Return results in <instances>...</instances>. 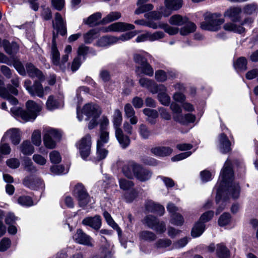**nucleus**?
Listing matches in <instances>:
<instances>
[{"instance_id": "19", "label": "nucleus", "mask_w": 258, "mask_h": 258, "mask_svg": "<svg viewBox=\"0 0 258 258\" xmlns=\"http://www.w3.org/2000/svg\"><path fill=\"white\" fill-rule=\"evenodd\" d=\"M173 119L175 121L184 125L188 123L194 122L195 121L196 116L190 113H187L185 115L177 114L173 115Z\"/></svg>"}, {"instance_id": "23", "label": "nucleus", "mask_w": 258, "mask_h": 258, "mask_svg": "<svg viewBox=\"0 0 258 258\" xmlns=\"http://www.w3.org/2000/svg\"><path fill=\"white\" fill-rule=\"evenodd\" d=\"M117 42V39L115 36H105L101 37L96 42V45L99 47H106Z\"/></svg>"}, {"instance_id": "20", "label": "nucleus", "mask_w": 258, "mask_h": 258, "mask_svg": "<svg viewBox=\"0 0 258 258\" xmlns=\"http://www.w3.org/2000/svg\"><path fill=\"white\" fill-rule=\"evenodd\" d=\"M151 151L156 156L165 157L169 156L173 150L169 147L158 146L153 148Z\"/></svg>"}, {"instance_id": "3", "label": "nucleus", "mask_w": 258, "mask_h": 258, "mask_svg": "<svg viewBox=\"0 0 258 258\" xmlns=\"http://www.w3.org/2000/svg\"><path fill=\"white\" fill-rule=\"evenodd\" d=\"M27 110L20 107H13L11 109L12 113L16 116H20L25 121L34 120L38 112L41 111V107L35 101L29 100L26 103Z\"/></svg>"}, {"instance_id": "56", "label": "nucleus", "mask_w": 258, "mask_h": 258, "mask_svg": "<svg viewBox=\"0 0 258 258\" xmlns=\"http://www.w3.org/2000/svg\"><path fill=\"white\" fill-rule=\"evenodd\" d=\"M158 99L162 104L165 106H168L170 102V98L168 94L165 93H159Z\"/></svg>"}, {"instance_id": "63", "label": "nucleus", "mask_w": 258, "mask_h": 258, "mask_svg": "<svg viewBox=\"0 0 258 258\" xmlns=\"http://www.w3.org/2000/svg\"><path fill=\"white\" fill-rule=\"evenodd\" d=\"M56 140L53 139L52 138H50V137L43 136V141L45 144V146L49 149H53L55 148L56 146L55 141Z\"/></svg>"}, {"instance_id": "12", "label": "nucleus", "mask_w": 258, "mask_h": 258, "mask_svg": "<svg viewBox=\"0 0 258 258\" xmlns=\"http://www.w3.org/2000/svg\"><path fill=\"white\" fill-rule=\"evenodd\" d=\"M9 138L13 144L18 145L21 141V134L18 128H13L8 130L2 138V141H5L6 139Z\"/></svg>"}, {"instance_id": "36", "label": "nucleus", "mask_w": 258, "mask_h": 258, "mask_svg": "<svg viewBox=\"0 0 258 258\" xmlns=\"http://www.w3.org/2000/svg\"><path fill=\"white\" fill-rule=\"evenodd\" d=\"M185 24V25L182 27L180 30V33L181 35H187L190 33L194 32L196 30V26L194 23L189 22L188 20L187 22Z\"/></svg>"}, {"instance_id": "21", "label": "nucleus", "mask_w": 258, "mask_h": 258, "mask_svg": "<svg viewBox=\"0 0 258 258\" xmlns=\"http://www.w3.org/2000/svg\"><path fill=\"white\" fill-rule=\"evenodd\" d=\"M241 11L239 7L230 8L225 12L224 16L229 17L234 22H238L240 19L239 15Z\"/></svg>"}, {"instance_id": "31", "label": "nucleus", "mask_w": 258, "mask_h": 258, "mask_svg": "<svg viewBox=\"0 0 258 258\" xmlns=\"http://www.w3.org/2000/svg\"><path fill=\"white\" fill-rule=\"evenodd\" d=\"M216 253L219 258H229L230 252L223 243L217 245Z\"/></svg>"}, {"instance_id": "13", "label": "nucleus", "mask_w": 258, "mask_h": 258, "mask_svg": "<svg viewBox=\"0 0 258 258\" xmlns=\"http://www.w3.org/2000/svg\"><path fill=\"white\" fill-rule=\"evenodd\" d=\"M18 91L15 87L9 84L6 87L3 81L0 80V97L4 99H9L12 95H17Z\"/></svg>"}, {"instance_id": "43", "label": "nucleus", "mask_w": 258, "mask_h": 258, "mask_svg": "<svg viewBox=\"0 0 258 258\" xmlns=\"http://www.w3.org/2000/svg\"><path fill=\"white\" fill-rule=\"evenodd\" d=\"M109 139V132L107 131H100L99 135V138L97 142V145L98 146H103L107 143Z\"/></svg>"}, {"instance_id": "14", "label": "nucleus", "mask_w": 258, "mask_h": 258, "mask_svg": "<svg viewBox=\"0 0 258 258\" xmlns=\"http://www.w3.org/2000/svg\"><path fill=\"white\" fill-rule=\"evenodd\" d=\"M218 140L219 148L222 153L226 154L231 150V142L225 134H220Z\"/></svg>"}, {"instance_id": "32", "label": "nucleus", "mask_w": 258, "mask_h": 258, "mask_svg": "<svg viewBox=\"0 0 258 258\" xmlns=\"http://www.w3.org/2000/svg\"><path fill=\"white\" fill-rule=\"evenodd\" d=\"M247 60L244 57L238 58L234 63L235 69L237 72H244L247 69Z\"/></svg>"}, {"instance_id": "52", "label": "nucleus", "mask_w": 258, "mask_h": 258, "mask_svg": "<svg viewBox=\"0 0 258 258\" xmlns=\"http://www.w3.org/2000/svg\"><path fill=\"white\" fill-rule=\"evenodd\" d=\"M184 222V219L181 215L174 214L172 215L171 223L176 226H181Z\"/></svg>"}, {"instance_id": "27", "label": "nucleus", "mask_w": 258, "mask_h": 258, "mask_svg": "<svg viewBox=\"0 0 258 258\" xmlns=\"http://www.w3.org/2000/svg\"><path fill=\"white\" fill-rule=\"evenodd\" d=\"M139 238L141 240L152 242L157 238L156 235L153 232L148 230H144L139 233Z\"/></svg>"}, {"instance_id": "1", "label": "nucleus", "mask_w": 258, "mask_h": 258, "mask_svg": "<svg viewBox=\"0 0 258 258\" xmlns=\"http://www.w3.org/2000/svg\"><path fill=\"white\" fill-rule=\"evenodd\" d=\"M231 165V161L227 159L221 172L222 181L217 189L216 201L218 203L222 200V203L216 210V215L219 214L224 209L228 195H231L233 199L238 198L239 195V184L232 181L233 172Z\"/></svg>"}, {"instance_id": "8", "label": "nucleus", "mask_w": 258, "mask_h": 258, "mask_svg": "<svg viewBox=\"0 0 258 258\" xmlns=\"http://www.w3.org/2000/svg\"><path fill=\"white\" fill-rule=\"evenodd\" d=\"M91 137L89 134L83 137L77 144L81 157L86 159L90 154L91 148Z\"/></svg>"}, {"instance_id": "11", "label": "nucleus", "mask_w": 258, "mask_h": 258, "mask_svg": "<svg viewBox=\"0 0 258 258\" xmlns=\"http://www.w3.org/2000/svg\"><path fill=\"white\" fill-rule=\"evenodd\" d=\"M52 25L53 28L56 29L57 33L61 35L64 36L67 34L66 23L59 13H55L54 21H52Z\"/></svg>"}, {"instance_id": "37", "label": "nucleus", "mask_w": 258, "mask_h": 258, "mask_svg": "<svg viewBox=\"0 0 258 258\" xmlns=\"http://www.w3.org/2000/svg\"><path fill=\"white\" fill-rule=\"evenodd\" d=\"M223 28L226 31H233L239 33H242L245 31V28L242 26H237L232 23L225 24Z\"/></svg>"}, {"instance_id": "39", "label": "nucleus", "mask_w": 258, "mask_h": 258, "mask_svg": "<svg viewBox=\"0 0 258 258\" xmlns=\"http://www.w3.org/2000/svg\"><path fill=\"white\" fill-rule=\"evenodd\" d=\"M205 230V225L204 223L199 221L196 223L191 230V235L194 237L200 236Z\"/></svg>"}, {"instance_id": "7", "label": "nucleus", "mask_w": 258, "mask_h": 258, "mask_svg": "<svg viewBox=\"0 0 258 258\" xmlns=\"http://www.w3.org/2000/svg\"><path fill=\"white\" fill-rule=\"evenodd\" d=\"M143 223L149 228L154 230L157 233H163L165 232L166 225L163 221H160L156 217L149 215L146 216L143 220Z\"/></svg>"}, {"instance_id": "4", "label": "nucleus", "mask_w": 258, "mask_h": 258, "mask_svg": "<svg viewBox=\"0 0 258 258\" xmlns=\"http://www.w3.org/2000/svg\"><path fill=\"white\" fill-rule=\"evenodd\" d=\"M219 13H206L204 15V21L201 23V28L205 30L217 31L224 22Z\"/></svg>"}, {"instance_id": "38", "label": "nucleus", "mask_w": 258, "mask_h": 258, "mask_svg": "<svg viewBox=\"0 0 258 258\" xmlns=\"http://www.w3.org/2000/svg\"><path fill=\"white\" fill-rule=\"evenodd\" d=\"M164 5L173 11H176L182 7V0H165Z\"/></svg>"}, {"instance_id": "22", "label": "nucleus", "mask_w": 258, "mask_h": 258, "mask_svg": "<svg viewBox=\"0 0 258 258\" xmlns=\"http://www.w3.org/2000/svg\"><path fill=\"white\" fill-rule=\"evenodd\" d=\"M146 207L149 212L156 213L160 216L163 215L165 212L163 206L152 201L147 202Z\"/></svg>"}, {"instance_id": "53", "label": "nucleus", "mask_w": 258, "mask_h": 258, "mask_svg": "<svg viewBox=\"0 0 258 258\" xmlns=\"http://www.w3.org/2000/svg\"><path fill=\"white\" fill-rule=\"evenodd\" d=\"M171 243V241L169 239H160L155 243V246L158 248H166L169 246Z\"/></svg>"}, {"instance_id": "26", "label": "nucleus", "mask_w": 258, "mask_h": 258, "mask_svg": "<svg viewBox=\"0 0 258 258\" xmlns=\"http://www.w3.org/2000/svg\"><path fill=\"white\" fill-rule=\"evenodd\" d=\"M20 151L25 155H30L34 152V148L31 143L27 140L24 141L19 146Z\"/></svg>"}, {"instance_id": "61", "label": "nucleus", "mask_w": 258, "mask_h": 258, "mask_svg": "<svg viewBox=\"0 0 258 258\" xmlns=\"http://www.w3.org/2000/svg\"><path fill=\"white\" fill-rule=\"evenodd\" d=\"M145 17L153 20H159L161 19V14L160 11H154L145 14Z\"/></svg>"}, {"instance_id": "25", "label": "nucleus", "mask_w": 258, "mask_h": 258, "mask_svg": "<svg viewBox=\"0 0 258 258\" xmlns=\"http://www.w3.org/2000/svg\"><path fill=\"white\" fill-rule=\"evenodd\" d=\"M125 116L130 118V121L132 124H136L138 122V118L135 116V111L131 104L127 103L124 106Z\"/></svg>"}, {"instance_id": "51", "label": "nucleus", "mask_w": 258, "mask_h": 258, "mask_svg": "<svg viewBox=\"0 0 258 258\" xmlns=\"http://www.w3.org/2000/svg\"><path fill=\"white\" fill-rule=\"evenodd\" d=\"M153 8V5L151 4H144L139 6L135 11V13L136 15H139L146 12L151 11Z\"/></svg>"}, {"instance_id": "24", "label": "nucleus", "mask_w": 258, "mask_h": 258, "mask_svg": "<svg viewBox=\"0 0 258 258\" xmlns=\"http://www.w3.org/2000/svg\"><path fill=\"white\" fill-rule=\"evenodd\" d=\"M3 45L6 52L10 55L16 53L19 50V46L16 42L10 43L8 40H4Z\"/></svg>"}, {"instance_id": "46", "label": "nucleus", "mask_w": 258, "mask_h": 258, "mask_svg": "<svg viewBox=\"0 0 258 258\" xmlns=\"http://www.w3.org/2000/svg\"><path fill=\"white\" fill-rule=\"evenodd\" d=\"M139 133L143 139H148L151 135V132L148 127L145 124H141L139 127Z\"/></svg>"}, {"instance_id": "64", "label": "nucleus", "mask_w": 258, "mask_h": 258, "mask_svg": "<svg viewBox=\"0 0 258 258\" xmlns=\"http://www.w3.org/2000/svg\"><path fill=\"white\" fill-rule=\"evenodd\" d=\"M11 244L10 239L8 238H4L0 242V251H5L7 250Z\"/></svg>"}, {"instance_id": "9", "label": "nucleus", "mask_w": 258, "mask_h": 258, "mask_svg": "<svg viewBox=\"0 0 258 258\" xmlns=\"http://www.w3.org/2000/svg\"><path fill=\"white\" fill-rule=\"evenodd\" d=\"M83 113L87 116L86 119L91 118L99 117L101 113L99 107L96 104L89 103L84 106L82 110Z\"/></svg>"}, {"instance_id": "2", "label": "nucleus", "mask_w": 258, "mask_h": 258, "mask_svg": "<svg viewBox=\"0 0 258 258\" xmlns=\"http://www.w3.org/2000/svg\"><path fill=\"white\" fill-rule=\"evenodd\" d=\"M122 171L128 178L132 179L135 176L142 182L149 180L152 174L149 170L134 161H130L124 165L122 168Z\"/></svg>"}, {"instance_id": "54", "label": "nucleus", "mask_w": 258, "mask_h": 258, "mask_svg": "<svg viewBox=\"0 0 258 258\" xmlns=\"http://www.w3.org/2000/svg\"><path fill=\"white\" fill-rule=\"evenodd\" d=\"M138 195L137 191L134 189L130 192H125L124 197L126 202L131 203L137 197Z\"/></svg>"}, {"instance_id": "48", "label": "nucleus", "mask_w": 258, "mask_h": 258, "mask_svg": "<svg viewBox=\"0 0 258 258\" xmlns=\"http://www.w3.org/2000/svg\"><path fill=\"white\" fill-rule=\"evenodd\" d=\"M122 22L114 23L103 29L102 31L104 32L122 31Z\"/></svg>"}, {"instance_id": "50", "label": "nucleus", "mask_w": 258, "mask_h": 258, "mask_svg": "<svg viewBox=\"0 0 258 258\" xmlns=\"http://www.w3.org/2000/svg\"><path fill=\"white\" fill-rule=\"evenodd\" d=\"M231 216L228 213H224L221 215L218 219V224L220 226H224L229 224L230 221Z\"/></svg>"}, {"instance_id": "49", "label": "nucleus", "mask_w": 258, "mask_h": 258, "mask_svg": "<svg viewBox=\"0 0 258 258\" xmlns=\"http://www.w3.org/2000/svg\"><path fill=\"white\" fill-rule=\"evenodd\" d=\"M44 136L56 140H59L61 137L60 134L57 130L53 128L46 130Z\"/></svg>"}, {"instance_id": "59", "label": "nucleus", "mask_w": 258, "mask_h": 258, "mask_svg": "<svg viewBox=\"0 0 258 258\" xmlns=\"http://www.w3.org/2000/svg\"><path fill=\"white\" fill-rule=\"evenodd\" d=\"M6 164L8 167L11 169L18 168L20 165V162L18 159L16 158H12L8 159Z\"/></svg>"}, {"instance_id": "62", "label": "nucleus", "mask_w": 258, "mask_h": 258, "mask_svg": "<svg viewBox=\"0 0 258 258\" xmlns=\"http://www.w3.org/2000/svg\"><path fill=\"white\" fill-rule=\"evenodd\" d=\"M165 35L162 31H156L153 33L148 32V39L150 41H155L163 38Z\"/></svg>"}, {"instance_id": "30", "label": "nucleus", "mask_w": 258, "mask_h": 258, "mask_svg": "<svg viewBox=\"0 0 258 258\" xmlns=\"http://www.w3.org/2000/svg\"><path fill=\"white\" fill-rule=\"evenodd\" d=\"M244 14L247 15L256 14L258 12V5L255 3H252L245 5L242 9Z\"/></svg>"}, {"instance_id": "55", "label": "nucleus", "mask_w": 258, "mask_h": 258, "mask_svg": "<svg viewBox=\"0 0 258 258\" xmlns=\"http://www.w3.org/2000/svg\"><path fill=\"white\" fill-rule=\"evenodd\" d=\"M119 183L120 188L123 190H128L134 185L133 181L125 179H120Z\"/></svg>"}, {"instance_id": "16", "label": "nucleus", "mask_w": 258, "mask_h": 258, "mask_svg": "<svg viewBox=\"0 0 258 258\" xmlns=\"http://www.w3.org/2000/svg\"><path fill=\"white\" fill-rule=\"evenodd\" d=\"M82 224L89 226L95 230H98L101 226V219L99 215H96L93 217H87L83 220Z\"/></svg>"}, {"instance_id": "6", "label": "nucleus", "mask_w": 258, "mask_h": 258, "mask_svg": "<svg viewBox=\"0 0 258 258\" xmlns=\"http://www.w3.org/2000/svg\"><path fill=\"white\" fill-rule=\"evenodd\" d=\"M73 194L81 207H85L90 202L91 198L82 183H78L75 185Z\"/></svg>"}, {"instance_id": "44", "label": "nucleus", "mask_w": 258, "mask_h": 258, "mask_svg": "<svg viewBox=\"0 0 258 258\" xmlns=\"http://www.w3.org/2000/svg\"><path fill=\"white\" fill-rule=\"evenodd\" d=\"M138 70H141V72L144 74L152 77L154 74V70L152 66L147 61L143 64L141 66L137 68Z\"/></svg>"}, {"instance_id": "33", "label": "nucleus", "mask_w": 258, "mask_h": 258, "mask_svg": "<svg viewBox=\"0 0 258 258\" xmlns=\"http://www.w3.org/2000/svg\"><path fill=\"white\" fill-rule=\"evenodd\" d=\"M188 19L186 17H182L179 15H175L170 17L169 23L171 25L181 26L187 22Z\"/></svg>"}, {"instance_id": "47", "label": "nucleus", "mask_w": 258, "mask_h": 258, "mask_svg": "<svg viewBox=\"0 0 258 258\" xmlns=\"http://www.w3.org/2000/svg\"><path fill=\"white\" fill-rule=\"evenodd\" d=\"M17 202L22 206L30 207L34 205L32 199L28 196H22L19 197Z\"/></svg>"}, {"instance_id": "18", "label": "nucleus", "mask_w": 258, "mask_h": 258, "mask_svg": "<svg viewBox=\"0 0 258 258\" xmlns=\"http://www.w3.org/2000/svg\"><path fill=\"white\" fill-rule=\"evenodd\" d=\"M115 137L120 146L125 149L130 144V139L128 136L125 135L121 128H117L115 132Z\"/></svg>"}, {"instance_id": "60", "label": "nucleus", "mask_w": 258, "mask_h": 258, "mask_svg": "<svg viewBox=\"0 0 258 258\" xmlns=\"http://www.w3.org/2000/svg\"><path fill=\"white\" fill-rule=\"evenodd\" d=\"M32 142L35 146H39L41 143V133L38 130L35 131L32 135Z\"/></svg>"}, {"instance_id": "34", "label": "nucleus", "mask_w": 258, "mask_h": 258, "mask_svg": "<svg viewBox=\"0 0 258 258\" xmlns=\"http://www.w3.org/2000/svg\"><path fill=\"white\" fill-rule=\"evenodd\" d=\"M121 16V13L119 12H111L101 20V23L102 24H105L114 21H116L119 19Z\"/></svg>"}, {"instance_id": "58", "label": "nucleus", "mask_w": 258, "mask_h": 258, "mask_svg": "<svg viewBox=\"0 0 258 258\" xmlns=\"http://www.w3.org/2000/svg\"><path fill=\"white\" fill-rule=\"evenodd\" d=\"M155 79L159 82H164L167 80L166 73L163 70H158L155 72Z\"/></svg>"}, {"instance_id": "57", "label": "nucleus", "mask_w": 258, "mask_h": 258, "mask_svg": "<svg viewBox=\"0 0 258 258\" xmlns=\"http://www.w3.org/2000/svg\"><path fill=\"white\" fill-rule=\"evenodd\" d=\"M49 158L50 161L54 164L59 163L61 160L59 153L55 150L50 153Z\"/></svg>"}, {"instance_id": "40", "label": "nucleus", "mask_w": 258, "mask_h": 258, "mask_svg": "<svg viewBox=\"0 0 258 258\" xmlns=\"http://www.w3.org/2000/svg\"><path fill=\"white\" fill-rule=\"evenodd\" d=\"M122 120V117L121 111L118 109H115L113 115V126L115 130L117 128H120L119 127Z\"/></svg>"}, {"instance_id": "42", "label": "nucleus", "mask_w": 258, "mask_h": 258, "mask_svg": "<svg viewBox=\"0 0 258 258\" xmlns=\"http://www.w3.org/2000/svg\"><path fill=\"white\" fill-rule=\"evenodd\" d=\"M103 216L107 223L114 229L116 230L118 235H119L121 232V230L118 225L114 221L110 215L107 211H104Z\"/></svg>"}, {"instance_id": "5", "label": "nucleus", "mask_w": 258, "mask_h": 258, "mask_svg": "<svg viewBox=\"0 0 258 258\" xmlns=\"http://www.w3.org/2000/svg\"><path fill=\"white\" fill-rule=\"evenodd\" d=\"M40 80L35 81L32 85L30 80H26L24 82V87L29 93L32 96H37L43 98L50 90L49 87H43Z\"/></svg>"}, {"instance_id": "29", "label": "nucleus", "mask_w": 258, "mask_h": 258, "mask_svg": "<svg viewBox=\"0 0 258 258\" xmlns=\"http://www.w3.org/2000/svg\"><path fill=\"white\" fill-rule=\"evenodd\" d=\"M139 83L142 87L147 89L151 93L153 92L155 82L153 80L143 77L139 80Z\"/></svg>"}, {"instance_id": "17", "label": "nucleus", "mask_w": 258, "mask_h": 258, "mask_svg": "<svg viewBox=\"0 0 258 258\" xmlns=\"http://www.w3.org/2000/svg\"><path fill=\"white\" fill-rule=\"evenodd\" d=\"M23 183L28 188L35 189L42 185V181L39 178L31 175L25 177L23 179Z\"/></svg>"}, {"instance_id": "45", "label": "nucleus", "mask_w": 258, "mask_h": 258, "mask_svg": "<svg viewBox=\"0 0 258 258\" xmlns=\"http://www.w3.org/2000/svg\"><path fill=\"white\" fill-rule=\"evenodd\" d=\"M46 105L48 109L52 110L58 108L60 104L53 96L50 95L47 99Z\"/></svg>"}, {"instance_id": "15", "label": "nucleus", "mask_w": 258, "mask_h": 258, "mask_svg": "<svg viewBox=\"0 0 258 258\" xmlns=\"http://www.w3.org/2000/svg\"><path fill=\"white\" fill-rule=\"evenodd\" d=\"M26 69L29 76L31 78H37L40 81L44 80L45 78L42 72L36 68L32 63H27Z\"/></svg>"}, {"instance_id": "10", "label": "nucleus", "mask_w": 258, "mask_h": 258, "mask_svg": "<svg viewBox=\"0 0 258 258\" xmlns=\"http://www.w3.org/2000/svg\"><path fill=\"white\" fill-rule=\"evenodd\" d=\"M73 239L79 244L91 247L93 246L92 242V238L81 229H77L76 233L73 236Z\"/></svg>"}, {"instance_id": "35", "label": "nucleus", "mask_w": 258, "mask_h": 258, "mask_svg": "<svg viewBox=\"0 0 258 258\" xmlns=\"http://www.w3.org/2000/svg\"><path fill=\"white\" fill-rule=\"evenodd\" d=\"M24 169L27 172L31 173L37 172V169L33 164L31 159L28 157H25L23 159Z\"/></svg>"}, {"instance_id": "41", "label": "nucleus", "mask_w": 258, "mask_h": 258, "mask_svg": "<svg viewBox=\"0 0 258 258\" xmlns=\"http://www.w3.org/2000/svg\"><path fill=\"white\" fill-rule=\"evenodd\" d=\"M51 56L52 63L55 66L60 65V54L56 45H51Z\"/></svg>"}, {"instance_id": "28", "label": "nucleus", "mask_w": 258, "mask_h": 258, "mask_svg": "<svg viewBox=\"0 0 258 258\" xmlns=\"http://www.w3.org/2000/svg\"><path fill=\"white\" fill-rule=\"evenodd\" d=\"M101 14L99 12L96 13L89 16L87 19L84 20V23L86 24L89 25L90 27H94L99 24H102L101 21L100 22H98L97 21L101 18Z\"/></svg>"}]
</instances>
